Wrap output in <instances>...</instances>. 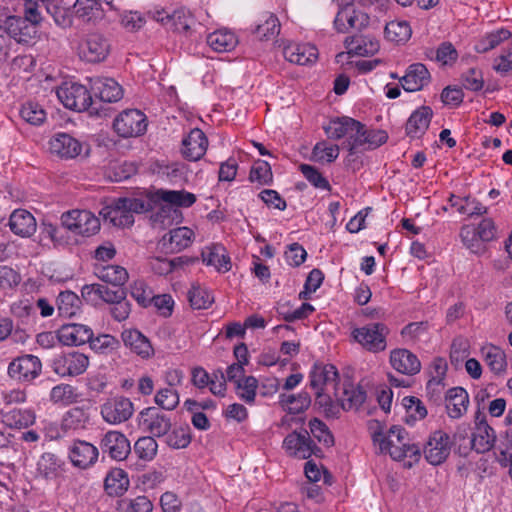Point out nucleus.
Wrapping results in <instances>:
<instances>
[{"label":"nucleus","mask_w":512,"mask_h":512,"mask_svg":"<svg viewBox=\"0 0 512 512\" xmlns=\"http://www.w3.org/2000/svg\"><path fill=\"white\" fill-rule=\"evenodd\" d=\"M389 332L386 324L373 322L353 329L352 336L365 350L378 353L386 349Z\"/></svg>","instance_id":"nucleus-3"},{"label":"nucleus","mask_w":512,"mask_h":512,"mask_svg":"<svg viewBox=\"0 0 512 512\" xmlns=\"http://www.w3.org/2000/svg\"><path fill=\"white\" fill-rule=\"evenodd\" d=\"M97 276L114 287L121 286L128 280V272L118 265H106L98 269Z\"/></svg>","instance_id":"nucleus-40"},{"label":"nucleus","mask_w":512,"mask_h":512,"mask_svg":"<svg viewBox=\"0 0 512 512\" xmlns=\"http://www.w3.org/2000/svg\"><path fill=\"white\" fill-rule=\"evenodd\" d=\"M158 444L154 436L139 438L134 445V451L138 457L145 461H151L157 454Z\"/></svg>","instance_id":"nucleus-52"},{"label":"nucleus","mask_w":512,"mask_h":512,"mask_svg":"<svg viewBox=\"0 0 512 512\" xmlns=\"http://www.w3.org/2000/svg\"><path fill=\"white\" fill-rule=\"evenodd\" d=\"M139 416L140 425L154 437L167 435L172 427L171 418L160 412L156 407L143 409Z\"/></svg>","instance_id":"nucleus-9"},{"label":"nucleus","mask_w":512,"mask_h":512,"mask_svg":"<svg viewBox=\"0 0 512 512\" xmlns=\"http://www.w3.org/2000/svg\"><path fill=\"white\" fill-rule=\"evenodd\" d=\"M431 80L430 72L422 63H413L408 66L404 76L400 78L403 89L407 92H416L423 89Z\"/></svg>","instance_id":"nucleus-19"},{"label":"nucleus","mask_w":512,"mask_h":512,"mask_svg":"<svg viewBox=\"0 0 512 512\" xmlns=\"http://www.w3.org/2000/svg\"><path fill=\"white\" fill-rule=\"evenodd\" d=\"M373 437L374 441L379 442L381 451H387L389 454L396 445L404 446L408 441V433L403 427L398 425H393L389 429L387 436H383L381 433H374Z\"/></svg>","instance_id":"nucleus-32"},{"label":"nucleus","mask_w":512,"mask_h":512,"mask_svg":"<svg viewBox=\"0 0 512 512\" xmlns=\"http://www.w3.org/2000/svg\"><path fill=\"white\" fill-rule=\"evenodd\" d=\"M450 451V436L442 430L434 431L423 447L425 459L434 466L442 464L450 455Z\"/></svg>","instance_id":"nucleus-6"},{"label":"nucleus","mask_w":512,"mask_h":512,"mask_svg":"<svg viewBox=\"0 0 512 512\" xmlns=\"http://www.w3.org/2000/svg\"><path fill=\"white\" fill-rule=\"evenodd\" d=\"M310 385L316 391H323L327 385L337 386L339 374L332 364L315 363L309 374Z\"/></svg>","instance_id":"nucleus-23"},{"label":"nucleus","mask_w":512,"mask_h":512,"mask_svg":"<svg viewBox=\"0 0 512 512\" xmlns=\"http://www.w3.org/2000/svg\"><path fill=\"white\" fill-rule=\"evenodd\" d=\"M129 487L127 473L120 468H114L108 472L104 480L105 492L112 497L122 496Z\"/></svg>","instance_id":"nucleus-30"},{"label":"nucleus","mask_w":512,"mask_h":512,"mask_svg":"<svg viewBox=\"0 0 512 512\" xmlns=\"http://www.w3.org/2000/svg\"><path fill=\"white\" fill-rule=\"evenodd\" d=\"M0 452L5 454L4 459L0 461L1 465H10L20 459V445L14 441L12 434L0 432Z\"/></svg>","instance_id":"nucleus-45"},{"label":"nucleus","mask_w":512,"mask_h":512,"mask_svg":"<svg viewBox=\"0 0 512 512\" xmlns=\"http://www.w3.org/2000/svg\"><path fill=\"white\" fill-rule=\"evenodd\" d=\"M41 362L37 356L23 355L14 359L8 366V374L11 378L20 381H32L41 372Z\"/></svg>","instance_id":"nucleus-13"},{"label":"nucleus","mask_w":512,"mask_h":512,"mask_svg":"<svg viewBox=\"0 0 512 512\" xmlns=\"http://www.w3.org/2000/svg\"><path fill=\"white\" fill-rule=\"evenodd\" d=\"M496 441V434L491 426H480L473 437L463 447L458 446V453L461 456H467L470 450H475L477 453H485L489 451Z\"/></svg>","instance_id":"nucleus-16"},{"label":"nucleus","mask_w":512,"mask_h":512,"mask_svg":"<svg viewBox=\"0 0 512 512\" xmlns=\"http://www.w3.org/2000/svg\"><path fill=\"white\" fill-rule=\"evenodd\" d=\"M286 60L298 65H307L317 60L318 50L310 44L290 43L283 48Z\"/></svg>","instance_id":"nucleus-26"},{"label":"nucleus","mask_w":512,"mask_h":512,"mask_svg":"<svg viewBox=\"0 0 512 512\" xmlns=\"http://www.w3.org/2000/svg\"><path fill=\"white\" fill-rule=\"evenodd\" d=\"M279 402L289 413L299 414L310 406L311 398L307 392L298 395L281 394Z\"/></svg>","instance_id":"nucleus-44"},{"label":"nucleus","mask_w":512,"mask_h":512,"mask_svg":"<svg viewBox=\"0 0 512 512\" xmlns=\"http://www.w3.org/2000/svg\"><path fill=\"white\" fill-rule=\"evenodd\" d=\"M58 99L68 109L77 112L89 111L90 114L100 115L97 102L92 99L89 90L78 83H64L56 91Z\"/></svg>","instance_id":"nucleus-2"},{"label":"nucleus","mask_w":512,"mask_h":512,"mask_svg":"<svg viewBox=\"0 0 512 512\" xmlns=\"http://www.w3.org/2000/svg\"><path fill=\"white\" fill-rule=\"evenodd\" d=\"M35 413L31 409L12 408L2 411V421L14 428H25L35 422Z\"/></svg>","instance_id":"nucleus-34"},{"label":"nucleus","mask_w":512,"mask_h":512,"mask_svg":"<svg viewBox=\"0 0 512 512\" xmlns=\"http://www.w3.org/2000/svg\"><path fill=\"white\" fill-rule=\"evenodd\" d=\"M485 364L495 375H502L507 369L506 355L497 346L489 345L482 349Z\"/></svg>","instance_id":"nucleus-35"},{"label":"nucleus","mask_w":512,"mask_h":512,"mask_svg":"<svg viewBox=\"0 0 512 512\" xmlns=\"http://www.w3.org/2000/svg\"><path fill=\"white\" fill-rule=\"evenodd\" d=\"M432 116L433 111L429 106L416 109L406 122V135L410 138H421L429 128Z\"/></svg>","instance_id":"nucleus-21"},{"label":"nucleus","mask_w":512,"mask_h":512,"mask_svg":"<svg viewBox=\"0 0 512 512\" xmlns=\"http://www.w3.org/2000/svg\"><path fill=\"white\" fill-rule=\"evenodd\" d=\"M309 428L312 436L326 447H331L334 444V437L330 432L328 426L318 418H313L309 421Z\"/></svg>","instance_id":"nucleus-56"},{"label":"nucleus","mask_w":512,"mask_h":512,"mask_svg":"<svg viewBox=\"0 0 512 512\" xmlns=\"http://www.w3.org/2000/svg\"><path fill=\"white\" fill-rule=\"evenodd\" d=\"M345 45L350 52L359 56L373 55L379 50V42L376 38L364 35L347 37Z\"/></svg>","instance_id":"nucleus-31"},{"label":"nucleus","mask_w":512,"mask_h":512,"mask_svg":"<svg viewBox=\"0 0 512 512\" xmlns=\"http://www.w3.org/2000/svg\"><path fill=\"white\" fill-rule=\"evenodd\" d=\"M100 448L103 453L116 461L125 460L131 452L130 442L119 431H108L100 440Z\"/></svg>","instance_id":"nucleus-11"},{"label":"nucleus","mask_w":512,"mask_h":512,"mask_svg":"<svg viewBox=\"0 0 512 512\" xmlns=\"http://www.w3.org/2000/svg\"><path fill=\"white\" fill-rule=\"evenodd\" d=\"M103 0H76L75 14L84 21H91L100 15Z\"/></svg>","instance_id":"nucleus-49"},{"label":"nucleus","mask_w":512,"mask_h":512,"mask_svg":"<svg viewBox=\"0 0 512 512\" xmlns=\"http://www.w3.org/2000/svg\"><path fill=\"white\" fill-rule=\"evenodd\" d=\"M208 139L198 128L192 129L182 141V154L190 161L199 160L206 152Z\"/></svg>","instance_id":"nucleus-20"},{"label":"nucleus","mask_w":512,"mask_h":512,"mask_svg":"<svg viewBox=\"0 0 512 512\" xmlns=\"http://www.w3.org/2000/svg\"><path fill=\"white\" fill-rule=\"evenodd\" d=\"M87 343H89L92 350L101 354H108L117 350L120 345L119 341L109 334H101L97 337L93 335Z\"/></svg>","instance_id":"nucleus-54"},{"label":"nucleus","mask_w":512,"mask_h":512,"mask_svg":"<svg viewBox=\"0 0 512 512\" xmlns=\"http://www.w3.org/2000/svg\"><path fill=\"white\" fill-rule=\"evenodd\" d=\"M109 40L100 33H90L79 47V55L90 63H98L106 59L110 53Z\"/></svg>","instance_id":"nucleus-8"},{"label":"nucleus","mask_w":512,"mask_h":512,"mask_svg":"<svg viewBox=\"0 0 512 512\" xmlns=\"http://www.w3.org/2000/svg\"><path fill=\"white\" fill-rule=\"evenodd\" d=\"M11 231L21 237L32 236L37 228L34 216L24 209L15 210L9 219Z\"/></svg>","instance_id":"nucleus-28"},{"label":"nucleus","mask_w":512,"mask_h":512,"mask_svg":"<svg viewBox=\"0 0 512 512\" xmlns=\"http://www.w3.org/2000/svg\"><path fill=\"white\" fill-rule=\"evenodd\" d=\"M370 22L367 13L356 10L354 6H346L338 10L334 20V26L338 32L345 33L349 29L361 31L365 29Z\"/></svg>","instance_id":"nucleus-10"},{"label":"nucleus","mask_w":512,"mask_h":512,"mask_svg":"<svg viewBox=\"0 0 512 512\" xmlns=\"http://www.w3.org/2000/svg\"><path fill=\"white\" fill-rule=\"evenodd\" d=\"M98 448L84 440H75L69 449V458L75 467L85 469L98 459Z\"/></svg>","instance_id":"nucleus-18"},{"label":"nucleus","mask_w":512,"mask_h":512,"mask_svg":"<svg viewBox=\"0 0 512 512\" xmlns=\"http://www.w3.org/2000/svg\"><path fill=\"white\" fill-rule=\"evenodd\" d=\"M202 261L213 266L218 272L225 273L231 269V261L224 246L214 244L205 247L201 253Z\"/></svg>","instance_id":"nucleus-29"},{"label":"nucleus","mask_w":512,"mask_h":512,"mask_svg":"<svg viewBox=\"0 0 512 512\" xmlns=\"http://www.w3.org/2000/svg\"><path fill=\"white\" fill-rule=\"evenodd\" d=\"M384 33L389 41L405 43L410 39L412 30L406 21H390L386 24Z\"/></svg>","instance_id":"nucleus-43"},{"label":"nucleus","mask_w":512,"mask_h":512,"mask_svg":"<svg viewBox=\"0 0 512 512\" xmlns=\"http://www.w3.org/2000/svg\"><path fill=\"white\" fill-rule=\"evenodd\" d=\"M498 450L500 463L503 466H509V474L512 477V429L507 430L501 437Z\"/></svg>","instance_id":"nucleus-62"},{"label":"nucleus","mask_w":512,"mask_h":512,"mask_svg":"<svg viewBox=\"0 0 512 512\" xmlns=\"http://www.w3.org/2000/svg\"><path fill=\"white\" fill-rule=\"evenodd\" d=\"M192 23H194V19L191 13L185 8H180L172 11L168 27L188 35L191 32Z\"/></svg>","instance_id":"nucleus-50"},{"label":"nucleus","mask_w":512,"mask_h":512,"mask_svg":"<svg viewBox=\"0 0 512 512\" xmlns=\"http://www.w3.org/2000/svg\"><path fill=\"white\" fill-rule=\"evenodd\" d=\"M469 394L462 387H453L446 391L444 396L445 411L450 419L463 417L469 407Z\"/></svg>","instance_id":"nucleus-14"},{"label":"nucleus","mask_w":512,"mask_h":512,"mask_svg":"<svg viewBox=\"0 0 512 512\" xmlns=\"http://www.w3.org/2000/svg\"><path fill=\"white\" fill-rule=\"evenodd\" d=\"M76 388L70 384H59L50 391V401L54 404L70 405L78 400Z\"/></svg>","instance_id":"nucleus-47"},{"label":"nucleus","mask_w":512,"mask_h":512,"mask_svg":"<svg viewBox=\"0 0 512 512\" xmlns=\"http://www.w3.org/2000/svg\"><path fill=\"white\" fill-rule=\"evenodd\" d=\"M273 175L268 162L259 160L250 170L249 179L251 182H258L261 185L269 184Z\"/></svg>","instance_id":"nucleus-61"},{"label":"nucleus","mask_w":512,"mask_h":512,"mask_svg":"<svg viewBox=\"0 0 512 512\" xmlns=\"http://www.w3.org/2000/svg\"><path fill=\"white\" fill-rule=\"evenodd\" d=\"M21 117L32 125H40L46 118V112L38 103L28 102L20 110Z\"/></svg>","instance_id":"nucleus-60"},{"label":"nucleus","mask_w":512,"mask_h":512,"mask_svg":"<svg viewBox=\"0 0 512 512\" xmlns=\"http://www.w3.org/2000/svg\"><path fill=\"white\" fill-rule=\"evenodd\" d=\"M151 208L149 201L139 198H118L105 205L100 216L116 227H130L134 223V213H143Z\"/></svg>","instance_id":"nucleus-1"},{"label":"nucleus","mask_w":512,"mask_h":512,"mask_svg":"<svg viewBox=\"0 0 512 512\" xmlns=\"http://www.w3.org/2000/svg\"><path fill=\"white\" fill-rule=\"evenodd\" d=\"M165 436L166 444L173 449H184L192 440L190 428L188 426L175 428Z\"/></svg>","instance_id":"nucleus-53"},{"label":"nucleus","mask_w":512,"mask_h":512,"mask_svg":"<svg viewBox=\"0 0 512 512\" xmlns=\"http://www.w3.org/2000/svg\"><path fill=\"white\" fill-rule=\"evenodd\" d=\"M194 239V232L188 227H178L163 235L158 242L160 250L166 254L178 253L188 248Z\"/></svg>","instance_id":"nucleus-12"},{"label":"nucleus","mask_w":512,"mask_h":512,"mask_svg":"<svg viewBox=\"0 0 512 512\" xmlns=\"http://www.w3.org/2000/svg\"><path fill=\"white\" fill-rule=\"evenodd\" d=\"M356 125L354 119L351 117L343 116L332 119L324 130L330 139L339 140L346 137L348 129L352 130L351 126Z\"/></svg>","instance_id":"nucleus-48"},{"label":"nucleus","mask_w":512,"mask_h":512,"mask_svg":"<svg viewBox=\"0 0 512 512\" xmlns=\"http://www.w3.org/2000/svg\"><path fill=\"white\" fill-rule=\"evenodd\" d=\"M339 156V146L332 145L327 146L326 142H318L312 150V158L317 162H323L324 160L331 163Z\"/></svg>","instance_id":"nucleus-63"},{"label":"nucleus","mask_w":512,"mask_h":512,"mask_svg":"<svg viewBox=\"0 0 512 512\" xmlns=\"http://www.w3.org/2000/svg\"><path fill=\"white\" fill-rule=\"evenodd\" d=\"M187 298L194 309H208L214 302L212 294L199 284H192L187 293Z\"/></svg>","instance_id":"nucleus-46"},{"label":"nucleus","mask_w":512,"mask_h":512,"mask_svg":"<svg viewBox=\"0 0 512 512\" xmlns=\"http://www.w3.org/2000/svg\"><path fill=\"white\" fill-rule=\"evenodd\" d=\"M90 420L89 413L82 407H74L68 410L61 422L64 431H77L85 429Z\"/></svg>","instance_id":"nucleus-36"},{"label":"nucleus","mask_w":512,"mask_h":512,"mask_svg":"<svg viewBox=\"0 0 512 512\" xmlns=\"http://www.w3.org/2000/svg\"><path fill=\"white\" fill-rule=\"evenodd\" d=\"M82 301L72 291L61 292L57 297V309L60 316L71 318L81 311Z\"/></svg>","instance_id":"nucleus-38"},{"label":"nucleus","mask_w":512,"mask_h":512,"mask_svg":"<svg viewBox=\"0 0 512 512\" xmlns=\"http://www.w3.org/2000/svg\"><path fill=\"white\" fill-rule=\"evenodd\" d=\"M91 89L101 102H117L123 97L122 87L112 78H95Z\"/></svg>","instance_id":"nucleus-27"},{"label":"nucleus","mask_w":512,"mask_h":512,"mask_svg":"<svg viewBox=\"0 0 512 512\" xmlns=\"http://www.w3.org/2000/svg\"><path fill=\"white\" fill-rule=\"evenodd\" d=\"M257 387L258 380L254 376L243 377V379L238 381L236 384V390L239 398L247 403L254 402Z\"/></svg>","instance_id":"nucleus-59"},{"label":"nucleus","mask_w":512,"mask_h":512,"mask_svg":"<svg viewBox=\"0 0 512 512\" xmlns=\"http://www.w3.org/2000/svg\"><path fill=\"white\" fill-rule=\"evenodd\" d=\"M9 37L18 43H29L36 35V27L21 16H9L2 26Z\"/></svg>","instance_id":"nucleus-17"},{"label":"nucleus","mask_w":512,"mask_h":512,"mask_svg":"<svg viewBox=\"0 0 512 512\" xmlns=\"http://www.w3.org/2000/svg\"><path fill=\"white\" fill-rule=\"evenodd\" d=\"M64 461L54 453L45 452L37 463L38 473L46 479H53L63 470Z\"/></svg>","instance_id":"nucleus-37"},{"label":"nucleus","mask_w":512,"mask_h":512,"mask_svg":"<svg viewBox=\"0 0 512 512\" xmlns=\"http://www.w3.org/2000/svg\"><path fill=\"white\" fill-rule=\"evenodd\" d=\"M157 194L163 202L176 207L187 208L196 202V196L184 190H160Z\"/></svg>","instance_id":"nucleus-41"},{"label":"nucleus","mask_w":512,"mask_h":512,"mask_svg":"<svg viewBox=\"0 0 512 512\" xmlns=\"http://www.w3.org/2000/svg\"><path fill=\"white\" fill-rule=\"evenodd\" d=\"M460 237L463 244L473 253H482L485 247L479 239L478 232L474 226L465 225L461 228Z\"/></svg>","instance_id":"nucleus-57"},{"label":"nucleus","mask_w":512,"mask_h":512,"mask_svg":"<svg viewBox=\"0 0 512 512\" xmlns=\"http://www.w3.org/2000/svg\"><path fill=\"white\" fill-rule=\"evenodd\" d=\"M126 347L143 359H148L154 354V349L149 339L137 329H127L121 334Z\"/></svg>","instance_id":"nucleus-25"},{"label":"nucleus","mask_w":512,"mask_h":512,"mask_svg":"<svg viewBox=\"0 0 512 512\" xmlns=\"http://www.w3.org/2000/svg\"><path fill=\"white\" fill-rule=\"evenodd\" d=\"M304 177L316 188L330 190L328 180L318 171L317 168L308 164H301L299 167Z\"/></svg>","instance_id":"nucleus-64"},{"label":"nucleus","mask_w":512,"mask_h":512,"mask_svg":"<svg viewBox=\"0 0 512 512\" xmlns=\"http://www.w3.org/2000/svg\"><path fill=\"white\" fill-rule=\"evenodd\" d=\"M356 125H350L352 130L348 129L346 134V141L343 143V147L346 148L349 153L355 154L360 148H362V136L364 130V124L354 119Z\"/></svg>","instance_id":"nucleus-58"},{"label":"nucleus","mask_w":512,"mask_h":512,"mask_svg":"<svg viewBox=\"0 0 512 512\" xmlns=\"http://www.w3.org/2000/svg\"><path fill=\"white\" fill-rule=\"evenodd\" d=\"M280 32V22L276 15L266 13L263 20L256 25L254 33L260 40H270L275 38Z\"/></svg>","instance_id":"nucleus-42"},{"label":"nucleus","mask_w":512,"mask_h":512,"mask_svg":"<svg viewBox=\"0 0 512 512\" xmlns=\"http://www.w3.org/2000/svg\"><path fill=\"white\" fill-rule=\"evenodd\" d=\"M238 40L228 30H217L207 36V44L216 52H228L236 47Z\"/></svg>","instance_id":"nucleus-39"},{"label":"nucleus","mask_w":512,"mask_h":512,"mask_svg":"<svg viewBox=\"0 0 512 512\" xmlns=\"http://www.w3.org/2000/svg\"><path fill=\"white\" fill-rule=\"evenodd\" d=\"M366 400V391L360 387H355L351 383H345L343 393L339 397L340 409L357 410Z\"/></svg>","instance_id":"nucleus-33"},{"label":"nucleus","mask_w":512,"mask_h":512,"mask_svg":"<svg viewBox=\"0 0 512 512\" xmlns=\"http://www.w3.org/2000/svg\"><path fill=\"white\" fill-rule=\"evenodd\" d=\"M50 151L61 158L72 159L77 157L82 150L81 143L67 133L56 134L50 140Z\"/></svg>","instance_id":"nucleus-22"},{"label":"nucleus","mask_w":512,"mask_h":512,"mask_svg":"<svg viewBox=\"0 0 512 512\" xmlns=\"http://www.w3.org/2000/svg\"><path fill=\"white\" fill-rule=\"evenodd\" d=\"M390 363L399 373L415 375L421 369L417 356L407 349H394L390 353Z\"/></svg>","instance_id":"nucleus-24"},{"label":"nucleus","mask_w":512,"mask_h":512,"mask_svg":"<svg viewBox=\"0 0 512 512\" xmlns=\"http://www.w3.org/2000/svg\"><path fill=\"white\" fill-rule=\"evenodd\" d=\"M64 228L84 237L95 235L100 230L99 219L87 210H72L61 216Z\"/></svg>","instance_id":"nucleus-5"},{"label":"nucleus","mask_w":512,"mask_h":512,"mask_svg":"<svg viewBox=\"0 0 512 512\" xmlns=\"http://www.w3.org/2000/svg\"><path fill=\"white\" fill-rule=\"evenodd\" d=\"M146 115L138 109H126L113 121L115 133L122 138L138 137L147 130Z\"/></svg>","instance_id":"nucleus-4"},{"label":"nucleus","mask_w":512,"mask_h":512,"mask_svg":"<svg viewBox=\"0 0 512 512\" xmlns=\"http://www.w3.org/2000/svg\"><path fill=\"white\" fill-rule=\"evenodd\" d=\"M92 329L84 324L69 323L62 325L57 331L58 340L67 346H80L91 340Z\"/></svg>","instance_id":"nucleus-15"},{"label":"nucleus","mask_w":512,"mask_h":512,"mask_svg":"<svg viewBox=\"0 0 512 512\" xmlns=\"http://www.w3.org/2000/svg\"><path fill=\"white\" fill-rule=\"evenodd\" d=\"M133 412V403L129 398L124 396L110 398L100 407L103 420L113 425L127 421L131 418Z\"/></svg>","instance_id":"nucleus-7"},{"label":"nucleus","mask_w":512,"mask_h":512,"mask_svg":"<svg viewBox=\"0 0 512 512\" xmlns=\"http://www.w3.org/2000/svg\"><path fill=\"white\" fill-rule=\"evenodd\" d=\"M172 382H169V387L160 389L155 395V403L164 410L172 411L179 404V394L171 386Z\"/></svg>","instance_id":"nucleus-55"},{"label":"nucleus","mask_w":512,"mask_h":512,"mask_svg":"<svg viewBox=\"0 0 512 512\" xmlns=\"http://www.w3.org/2000/svg\"><path fill=\"white\" fill-rule=\"evenodd\" d=\"M510 36L511 32L505 29H499L497 31L491 32L476 43L475 50L478 53L488 52L498 46L503 40L508 39Z\"/></svg>","instance_id":"nucleus-51"}]
</instances>
